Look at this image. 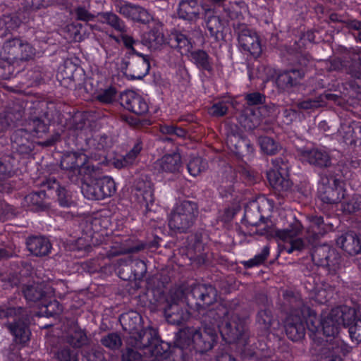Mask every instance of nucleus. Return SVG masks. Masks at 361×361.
Segmentation results:
<instances>
[{
  "mask_svg": "<svg viewBox=\"0 0 361 361\" xmlns=\"http://www.w3.org/2000/svg\"><path fill=\"white\" fill-rule=\"evenodd\" d=\"M336 243L350 255H355L361 251V240L354 233H347L340 236Z\"/></svg>",
  "mask_w": 361,
  "mask_h": 361,
  "instance_id": "obj_29",
  "label": "nucleus"
},
{
  "mask_svg": "<svg viewBox=\"0 0 361 361\" xmlns=\"http://www.w3.org/2000/svg\"><path fill=\"white\" fill-rule=\"evenodd\" d=\"M116 6L120 14L135 22L147 24L153 20L149 11L140 6L126 2Z\"/></svg>",
  "mask_w": 361,
  "mask_h": 361,
  "instance_id": "obj_18",
  "label": "nucleus"
},
{
  "mask_svg": "<svg viewBox=\"0 0 361 361\" xmlns=\"http://www.w3.org/2000/svg\"><path fill=\"white\" fill-rule=\"evenodd\" d=\"M97 18L99 23L108 25L117 32H127V27L124 21L112 11L99 12L97 14Z\"/></svg>",
  "mask_w": 361,
  "mask_h": 361,
  "instance_id": "obj_32",
  "label": "nucleus"
},
{
  "mask_svg": "<svg viewBox=\"0 0 361 361\" xmlns=\"http://www.w3.org/2000/svg\"><path fill=\"white\" fill-rule=\"evenodd\" d=\"M309 219L310 225L307 233L314 240H318L326 233L327 224L324 223L322 216H311Z\"/></svg>",
  "mask_w": 361,
  "mask_h": 361,
  "instance_id": "obj_41",
  "label": "nucleus"
},
{
  "mask_svg": "<svg viewBox=\"0 0 361 361\" xmlns=\"http://www.w3.org/2000/svg\"><path fill=\"white\" fill-rule=\"evenodd\" d=\"M339 135L350 145L361 142V126L356 122L343 123L338 129Z\"/></svg>",
  "mask_w": 361,
  "mask_h": 361,
  "instance_id": "obj_26",
  "label": "nucleus"
},
{
  "mask_svg": "<svg viewBox=\"0 0 361 361\" xmlns=\"http://www.w3.org/2000/svg\"><path fill=\"white\" fill-rule=\"evenodd\" d=\"M233 27L238 36L240 47L254 57H258L262 53L261 43L255 31L245 23L234 22Z\"/></svg>",
  "mask_w": 361,
  "mask_h": 361,
  "instance_id": "obj_9",
  "label": "nucleus"
},
{
  "mask_svg": "<svg viewBox=\"0 0 361 361\" xmlns=\"http://www.w3.org/2000/svg\"><path fill=\"white\" fill-rule=\"evenodd\" d=\"M87 157L83 154L71 152L64 154L61 160V167L63 170H73L75 173L78 172L80 168L89 170V166H85Z\"/></svg>",
  "mask_w": 361,
  "mask_h": 361,
  "instance_id": "obj_25",
  "label": "nucleus"
},
{
  "mask_svg": "<svg viewBox=\"0 0 361 361\" xmlns=\"http://www.w3.org/2000/svg\"><path fill=\"white\" fill-rule=\"evenodd\" d=\"M199 214L196 202L184 200L176 204L169 216V226L178 233H188L194 226Z\"/></svg>",
  "mask_w": 361,
  "mask_h": 361,
  "instance_id": "obj_4",
  "label": "nucleus"
},
{
  "mask_svg": "<svg viewBox=\"0 0 361 361\" xmlns=\"http://www.w3.org/2000/svg\"><path fill=\"white\" fill-rule=\"evenodd\" d=\"M75 66L71 62H65L59 67L56 77L61 85L71 88L75 87Z\"/></svg>",
  "mask_w": 361,
  "mask_h": 361,
  "instance_id": "obj_35",
  "label": "nucleus"
},
{
  "mask_svg": "<svg viewBox=\"0 0 361 361\" xmlns=\"http://www.w3.org/2000/svg\"><path fill=\"white\" fill-rule=\"evenodd\" d=\"M343 211L348 214H355L361 211V196L353 195L342 205Z\"/></svg>",
  "mask_w": 361,
  "mask_h": 361,
  "instance_id": "obj_52",
  "label": "nucleus"
},
{
  "mask_svg": "<svg viewBox=\"0 0 361 361\" xmlns=\"http://www.w3.org/2000/svg\"><path fill=\"white\" fill-rule=\"evenodd\" d=\"M185 293L182 288L171 289L163 300H160V305L164 313L167 322L171 324L180 325L188 319L189 314L183 307V300L185 299Z\"/></svg>",
  "mask_w": 361,
  "mask_h": 361,
  "instance_id": "obj_6",
  "label": "nucleus"
},
{
  "mask_svg": "<svg viewBox=\"0 0 361 361\" xmlns=\"http://www.w3.org/2000/svg\"><path fill=\"white\" fill-rule=\"evenodd\" d=\"M45 197L46 194L44 190L34 192L26 195L25 201L27 206L31 207L32 209H44L46 208Z\"/></svg>",
  "mask_w": 361,
  "mask_h": 361,
  "instance_id": "obj_46",
  "label": "nucleus"
},
{
  "mask_svg": "<svg viewBox=\"0 0 361 361\" xmlns=\"http://www.w3.org/2000/svg\"><path fill=\"white\" fill-rule=\"evenodd\" d=\"M116 96V90L110 87L105 90H102L97 95V99L101 103L110 104L112 103Z\"/></svg>",
  "mask_w": 361,
  "mask_h": 361,
  "instance_id": "obj_58",
  "label": "nucleus"
},
{
  "mask_svg": "<svg viewBox=\"0 0 361 361\" xmlns=\"http://www.w3.org/2000/svg\"><path fill=\"white\" fill-rule=\"evenodd\" d=\"M257 321L261 329L269 331L273 323V315L269 310H261L258 312Z\"/></svg>",
  "mask_w": 361,
  "mask_h": 361,
  "instance_id": "obj_53",
  "label": "nucleus"
},
{
  "mask_svg": "<svg viewBox=\"0 0 361 361\" xmlns=\"http://www.w3.org/2000/svg\"><path fill=\"white\" fill-rule=\"evenodd\" d=\"M35 55V49L30 44L17 37L7 39L0 52L1 59L8 63V75L6 78L23 71Z\"/></svg>",
  "mask_w": 361,
  "mask_h": 361,
  "instance_id": "obj_2",
  "label": "nucleus"
},
{
  "mask_svg": "<svg viewBox=\"0 0 361 361\" xmlns=\"http://www.w3.org/2000/svg\"><path fill=\"white\" fill-rule=\"evenodd\" d=\"M306 70L304 68H290L280 73L276 78V84L283 90H289L300 85Z\"/></svg>",
  "mask_w": 361,
  "mask_h": 361,
  "instance_id": "obj_21",
  "label": "nucleus"
},
{
  "mask_svg": "<svg viewBox=\"0 0 361 361\" xmlns=\"http://www.w3.org/2000/svg\"><path fill=\"white\" fill-rule=\"evenodd\" d=\"M145 248V245L140 244L138 245L133 246L130 247H125L119 245H116L111 247L110 250L106 253V256L108 258H112L121 255H125L128 253L138 252Z\"/></svg>",
  "mask_w": 361,
  "mask_h": 361,
  "instance_id": "obj_48",
  "label": "nucleus"
},
{
  "mask_svg": "<svg viewBox=\"0 0 361 361\" xmlns=\"http://www.w3.org/2000/svg\"><path fill=\"white\" fill-rule=\"evenodd\" d=\"M302 226L300 222L294 221L288 228L285 229H279L275 231L276 237L283 241L288 240L297 238L302 233Z\"/></svg>",
  "mask_w": 361,
  "mask_h": 361,
  "instance_id": "obj_44",
  "label": "nucleus"
},
{
  "mask_svg": "<svg viewBox=\"0 0 361 361\" xmlns=\"http://www.w3.org/2000/svg\"><path fill=\"white\" fill-rule=\"evenodd\" d=\"M100 342L102 345L111 350H118L123 343L119 334L114 332L104 336Z\"/></svg>",
  "mask_w": 361,
  "mask_h": 361,
  "instance_id": "obj_49",
  "label": "nucleus"
},
{
  "mask_svg": "<svg viewBox=\"0 0 361 361\" xmlns=\"http://www.w3.org/2000/svg\"><path fill=\"white\" fill-rule=\"evenodd\" d=\"M348 332L352 341H356L357 344L361 343V319H357L348 328Z\"/></svg>",
  "mask_w": 361,
  "mask_h": 361,
  "instance_id": "obj_64",
  "label": "nucleus"
},
{
  "mask_svg": "<svg viewBox=\"0 0 361 361\" xmlns=\"http://www.w3.org/2000/svg\"><path fill=\"white\" fill-rule=\"evenodd\" d=\"M326 341V343L322 348V355L327 353L336 355H346L351 350V347L348 346L345 342L337 336Z\"/></svg>",
  "mask_w": 361,
  "mask_h": 361,
  "instance_id": "obj_36",
  "label": "nucleus"
},
{
  "mask_svg": "<svg viewBox=\"0 0 361 361\" xmlns=\"http://www.w3.org/2000/svg\"><path fill=\"white\" fill-rule=\"evenodd\" d=\"M274 169L267 173V179L271 187L279 192H286L291 188V181L283 176L288 170V159L276 158L272 160Z\"/></svg>",
  "mask_w": 361,
  "mask_h": 361,
  "instance_id": "obj_11",
  "label": "nucleus"
},
{
  "mask_svg": "<svg viewBox=\"0 0 361 361\" xmlns=\"http://www.w3.org/2000/svg\"><path fill=\"white\" fill-rule=\"evenodd\" d=\"M187 166L190 174L195 177L207 169V163L202 158L197 157L190 159Z\"/></svg>",
  "mask_w": 361,
  "mask_h": 361,
  "instance_id": "obj_51",
  "label": "nucleus"
},
{
  "mask_svg": "<svg viewBox=\"0 0 361 361\" xmlns=\"http://www.w3.org/2000/svg\"><path fill=\"white\" fill-rule=\"evenodd\" d=\"M49 288L41 283H32V284L23 285V293L25 299L30 302H38L46 300L49 294Z\"/></svg>",
  "mask_w": 361,
  "mask_h": 361,
  "instance_id": "obj_24",
  "label": "nucleus"
},
{
  "mask_svg": "<svg viewBox=\"0 0 361 361\" xmlns=\"http://www.w3.org/2000/svg\"><path fill=\"white\" fill-rule=\"evenodd\" d=\"M135 349L141 350L126 343V348L122 352V361H142V355Z\"/></svg>",
  "mask_w": 361,
  "mask_h": 361,
  "instance_id": "obj_54",
  "label": "nucleus"
},
{
  "mask_svg": "<svg viewBox=\"0 0 361 361\" xmlns=\"http://www.w3.org/2000/svg\"><path fill=\"white\" fill-rule=\"evenodd\" d=\"M219 331L223 340L228 343H246L247 334L245 322L237 317H232L231 319L228 317L222 323Z\"/></svg>",
  "mask_w": 361,
  "mask_h": 361,
  "instance_id": "obj_12",
  "label": "nucleus"
},
{
  "mask_svg": "<svg viewBox=\"0 0 361 361\" xmlns=\"http://www.w3.org/2000/svg\"><path fill=\"white\" fill-rule=\"evenodd\" d=\"M102 221L99 218L87 219L82 220L80 224V228L84 235V240L87 243L89 239L92 238L94 233L101 231ZM82 240V238L78 239V243Z\"/></svg>",
  "mask_w": 361,
  "mask_h": 361,
  "instance_id": "obj_37",
  "label": "nucleus"
},
{
  "mask_svg": "<svg viewBox=\"0 0 361 361\" xmlns=\"http://www.w3.org/2000/svg\"><path fill=\"white\" fill-rule=\"evenodd\" d=\"M320 66L322 71L333 72L342 70L343 65L340 59L335 58L322 61L320 63Z\"/></svg>",
  "mask_w": 361,
  "mask_h": 361,
  "instance_id": "obj_57",
  "label": "nucleus"
},
{
  "mask_svg": "<svg viewBox=\"0 0 361 361\" xmlns=\"http://www.w3.org/2000/svg\"><path fill=\"white\" fill-rule=\"evenodd\" d=\"M269 254V247L265 246L262 252L257 255L254 258L248 260L245 263V266L247 267H252L262 264L267 258Z\"/></svg>",
  "mask_w": 361,
  "mask_h": 361,
  "instance_id": "obj_62",
  "label": "nucleus"
},
{
  "mask_svg": "<svg viewBox=\"0 0 361 361\" xmlns=\"http://www.w3.org/2000/svg\"><path fill=\"white\" fill-rule=\"evenodd\" d=\"M130 344L137 345L139 348L147 349L149 353L156 358L166 353L170 347L169 345L161 341L157 336V331L152 328L147 327V331L142 334L141 341L137 343L133 338L130 341Z\"/></svg>",
  "mask_w": 361,
  "mask_h": 361,
  "instance_id": "obj_13",
  "label": "nucleus"
},
{
  "mask_svg": "<svg viewBox=\"0 0 361 361\" xmlns=\"http://www.w3.org/2000/svg\"><path fill=\"white\" fill-rule=\"evenodd\" d=\"M343 188L338 178L332 180L331 186L319 188V197L326 204H336L343 197Z\"/></svg>",
  "mask_w": 361,
  "mask_h": 361,
  "instance_id": "obj_22",
  "label": "nucleus"
},
{
  "mask_svg": "<svg viewBox=\"0 0 361 361\" xmlns=\"http://www.w3.org/2000/svg\"><path fill=\"white\" fill-rule=\"evenodd\" d=\"M311 256L316 265L326 267L331 275L336 274L341 268V256L335 249L326 245L315 247Z\"/></svg>",
  "mask_w": 361,
  "mask_h": 361,
  "instance_id": "obj_10",
  "label": "nucleus"
},
{
  "mask_svg": "<svg viewBox=\"0 0 361 361\" xmlns=\"http://www.w3.org/2000/svg\"><path fill=\"white\" fill-rule=\"evenodd\" d=\"M164 42L161 25L154 26L149 31L145 32L142 38V43L145 46L153 49L159 48Z\"/></svg>",
  "mask_w": 361,
  "mask_h": 361,
  "instance_id": "obj_34",
  "label": "nucleus"
},
{
  "mask_svg": "<svg viewBox=\"0 0 361 361\" xmlns=\"http://www.w3.org/2000/svg\"><path fill=\"white\" fill-rule=\"evenodd\" d=\"M216 338L214 329L185 327L178 332L176 345L182 350H194L196 353L203 354L213 348Z\"/></svg>",
  "mask_w": 361,
  "mask_h": 361,
  "instance_id": "obj_3",
  "label": "nucleus"
},
{
  "mask_svg": "<svg viewBox=\"0 0 361 361\" xmlns=\"http://www.w3.org/2000/svg\"><path fill=\"white\" fill-rule=\"evenodd\" d=\"M84 361H106L104 350L99 347H94L85 353Z\"/></svg>",
  "mask_w": 361,
  "mask_h": 361,
  "instance_id": "obj_59",
  "label": "nucleus"
},
{
  "mask_svg": "<svg viewBox=\"0 0 361 361\" xmlns=\"http://www.w3.org/2000/svg\"><path fill=\"white\" fill-rule=\"evenodd\" d=\"M57 358L60 361H78L77 352L68 348H63L59 350Z\"/></svg>",
  "mask_w": 361,
  "mask_h": 361,
  "instance_id": "obj_63",
  "label": "nucleus"
},
{
  "mask_svg": "<svg viewBox=\"0 0 361 361\" xmlns=\"http://www.w3.org/2000/svg\"><path fill=\"white\" fill-rule=\"evenodd\" d=\"M333 316L338 319L341 326L350 327L357 319L355 308L348 306L337 307L332 309Z\"/></svg>",
  "mask_w": 361,
  "mask_h": 361,
  "instance_id": "obj_38",
  "label": "nucleus"
},
{
  "mask_svg": "<svg viewBox=\"0 0 361 361\" xmlns=\"http://www.w3.org/2000/svg\"><path fill=\"white\" fill-rule=\"evenodd\" d=\"M66 341L74 348H80L87 344V337L81 329H74L66 336Z\"/></svg>",
  "mask_w": 361,
  "mask_h": 361,
  "instance_id": "obj_47",
  "label": "nucleus"
},
{
  "mask_svg": "<svg viewBox=\"0 0 361 361\" xmlns=\"http://www.w3.org/2000/svg\"><path fill=\"white\" fill-rule=\"evenodd\" d=\"M228 110L227 104L225 102H219L214 104L209 109V114L214 117H222L225 116Z\"/></svg>",
  "mask_w": 361,
  "mask_h": 361,
  "instance_id": "obj_61",
  "label": "nucleus"
},
{
  "mask_svg": "<svg viewBox=\"0 0 361 361\" xmlns=\"http://www.w3.org/2000/svg\"><path fill=\"white\" fill-rule=\"evenodd\" d=\"M205 21L207 28L210 35L216 40L223 38V32L226 21L221 20L219 16L214 15L211 9L205 11Z\"/></svg>",
  "mask_w": 361,
  "mask_h": 361,
  "instance_id": "obj_28",
  "label": "nucleus"
},
{
  "mask_svg": "<svg viewBox=\"0 0 361 361\" xmlns=\"http://www.w3.org/2000/svg\"><path fill=\"white\" fill-rule=\"evenodd\" d=\"M26 245L28 250L37 257L47 256L51 250L50 241L44 236L29 237L27 239Z\"/></svg>",
  "mask_w": 361,
  "mask_h": 361,
  "instance_id": "obj_23",
  "label": "nucleus"
},
{
  "mask_svg": "<svg viewBox=\"0 0 361 361\" xmlns=\"http://www.w3.org/2000/svg\"><path fill=\"white\" fill-rule=\"evenodd\" d=\"M125 64L126 71L124 72V74L126 75L128 78L131 80L142 79L147 75L149 69V62L144 56L142 60L130 64V66L129 68H128L129 63L126 62L125 63Z\"/></svg>",
  "mask_w": 361,
  "mask_h": 361,
  "instance_id": "obj_33",
  "label": "nucleus"
},
{
  "mask_svg": "<svg viewBox=\"0 0 361 361\" xmlns=\"http://www.w3.org/2000/svg\"><path fill=\"white\" fill-rule=\"evenodd\" d=\"M26 106V102L17 99L10 102L6 107L4 113L15 126L24 118Z\"/></svg>",
  "mask_w": 361,
  "mask_h": 361,
  "instance_id": "obj_30",
  "label": "nucleus"
},
{
  "mask_svg": "<svg viewBox=\"0 0 361 361\" xmlns=\"http://www.w3.org/2000/svg\"><path fill=\"white\" fill-rule=\"evenodd\" d=\"M159 166L161 171L175 173L178 172L182 166L181 157L178 153L164 155L159 160Z\"/></svg>",
  "mask_w": 361,
  "mask_h": 361,
  "instance_id": "obj_39",
  "label": "nucleus"
},
{
  "mask_svg": "<svg viewBox=\"0 0 361 361\" xmlns=\"http://www.w3.org/2000/svg\"><path fill=\"white\" fill-rule=\"evenodd\" d=\"M82 25L80 23H71L66 25L65 30L69 38L75 42H80L83 39V35L81 33Z\"/></svg>",
  "mask_w": 361,
  "mask_h": 361,
  "instance_id": "obj_56",
  "label": "nucleus"
},
{
  "mask_svg": "<svg viewBox=\"0 0 361 361\" xmlns=\"http://www.w3.org/2000/svg\"><path fill=\"white\" fill-rule=\"evenodd\" d=\"M283 297L290 311L284 322L286 334L291 341H299L305 337V319L306 315L310 314V308L304 304L300 296L292 292H286Z\"/></svg>",
  "mask_w": 361,
  "mask_h": 361,
  "instance_id": "obj_1",
  "label": "nucleus"
},
{
  "mask_svg": "<svg viewBox=\"0 0 361 361\" xmlns=\"http://www.w3.org/2000/svg\"><path fill=\"white\" fill-rule=\"evenodd\" d=\"M119 322L123 329L129 334L127 343L130 345L137 346V345L130 344V341L131 339L135 338L137 343H138L141 341L142 334L147 331V328H142L141 316L135 311H130L122 314L120 316Z\"/></svg>",
  "mask_w": 361,
  "mask_h": 361,
  "instance_id": "obj_15",
  "label": "nucleus"
},
{
  "mask_svg": "<svg viewBox=\"0 0 361 361\" xmlns=\"http://www.w3.org/2000/svg\"><path fill=\"white\" fill-rule=\"evenodd\" d=\"M202 7L197 0H183L179 4L178 14L180 18L188 20L197 19Z\"/></svg>",
  "mask_w": 361,
  "mask_h": 361,
  "instance_id": "obj_31",
  "label": "nucleus"
},
{
  "mask_svg": "<svg viewBox=\"0 0 361 361\" xmlns=\"http://www.w3.org/2000/svg\"><path fill=\"white\" fill-rule=\"evenodd\" d=\"M17 161L11 154L0 156V176L11 177L16 171Z\"/></svg>",
  "mask_w": 361,
  "mask_h": 361,
  "instance_id": "obj_45",
  "label": "nucleus"
},
{
  "mask_svg": "<svg viewBox=\"0 0 361 361\" xmlns=\"http://www.w3.org/2000/svg\"><path fill=\"white\" fill-rule=\"evenodd\" d=\"M81 190L84 196L89 200H102L115 193L116 184L110 177L97 178L89 175L83 178Z\"/></svg>",
  "mask_w": 361,
  "mask_h": 361,
  "instance_id": "obj_7",
  "label": "nucleus"
},
{
  "mask_svg": "<svg viewBox=\"0 0 361 361\" xmlns=\"http://www.w3.org/2000/svg\"><path fill=\"white\" fill-rule=\"evenodd\" d=\"M50 119L47 112L39 116H30L23 123V128L32 136L43 138L48 133Z\"/></svg>",
  "mask_w": 361,
  "mask_h": 361,
  "instance_id": "obj_17",
  "label": "nucleus"
},
{
  "mask_svg": "<svg viewBox=\"0 0 361 361\" xmlns=\"http://www.w3.org/2000/svg\"><path fill=\"white\" fill-rule=\"evenodd\" d=\"M135 197L141 207L145 209V212L152 210L154 202L152 183L142 178H138L134 186Z\"/></svg>",
  "mask_w": 361,
  "mask_h": 361,
  "instance_id": "obj_16",
  "label": "nucleus"
},
{
  "mask_svg": "<svg viewBox=\"0 0 361 361\" xmlns=\"http://www.w3.org/2000/svg\"><path fill=\"white\" fill-rule=\"evenodd\" d=\"M0 317H13L14 322L7 324L8 329L14 336L16 343L25 345L30 339L31 331L29 328L27 311L22 307H9L4 309L0 307Z\"/></svg>",
  "mask_w": 361,
  "mask_h": 361,
  "instance_id": "obj_5",
  "label": "nucleus"
},
{
  "mask_svg": "<svg viewBox=\"0 0 361 361\" xmlns=\"http://www.w3.org/2000/svg\"><path fill=\"white\" fill-rule=\"evenodd\" d=\"M44 187L49 190H56L59 204L63 207H70L73 202L67 190L64 187H61L55 178H48L43 183Z\"/></svg>",
  "mask_w": 361,
  "mask_h": 361,
  "instance_id": "obj_40",
  "label": "nucleus"
},
{
  "mask_svg": "<svg viewBox=\"0 0 361 361\" xmlns=\"http://www.w3.org/2000/svg\"><path fill=\"white\" fill-rule=\"evenodd\" d=\"M185 295L188 305L198 312L214 305L217 300L218 292L212 285L196 284L191 286Z\"/></svg>",
  "mask_w": 361,
  "mask_h": 361,
  "instance_id": "obj_8",
  "label": "nucleus"
},
{
  "mask_svg": "<svg viewBox=\"0 0 361 361\" xmlns=\"http://www.w3.org/2000/svg\"><path fill=\"white\" fill-rule=\"evenodd\" d=\"M302 156L311 165L319 168H329L331 165V157L324 150L313 149L305 151Z\"/></svg>",
  "mask_w": 361,
  "mask_h": 361,
  "instance_id": "obj_27",
  "label": "nucleus"
},
{
  "mask_svg": "<svg viewBox=\"0 0 361 361\" xmlns=\"http://www.w3.org/2000/svg\"><path fill=\"white\" fill-rule=\"evenodd\" d=\"M3 18L1 23L6 25V31H8V33L16 30L21 23L20 19L16 15H4Z\"/></svg>",
  "mask_w": 361,
  "mask_h": 361,
  "instance_id": "obj_60",
  "label": "nucleus"
},
{
  "mask_svg": "<svg viewBox=\"0 0 361 361\" xmlns=\"http://www.w3.org/2000/svg\"><path fill=\"white\" fill-rule=\"evenodd\" d=\"M321 326L323 333L326 336H335L338 334L341 326L338 319L333 316V310L321 319Z\"/></svg>",
  "mask_w": 361,
  "mask_h": 361,
  "instance_id": "obj_42",
  "label": "nucleus"
},
{
  "mask_svg": "<svg viewBox=\"0 0 361 361\" xmlns=\"http://www.w3.org/2000/svg\"><path fill=\"white\" fill-rule=\"evenodd\" d=\"M169 43L172 47L178 49L182 55L189 53L192 47L187 36L179 32L172 33Z\"/></svg>",
  "mask_w": 361,
  "mask_h": 361,
  "instance_id": "obj_43",
  "label": "nucleus"
},
{
  "mask_svg": "<svg viewBox=\"0 0 361 361\" xmlns=\"http://www.w3.org/2000/svg\"><path fill=\"white\" fill-rule=\"evenodd\" d=\"M202 323L212 329L216 326L220 328L222 323L228 318L232 313L226 303H216L213 307L204 308L197 312Z\"/></svg>",
  "mask_w": 361,
  "mask_h": 361,
  "instance_id": "obj_14",
  "label": "nucleus"
},
{
  "mask_svg": "<svg viewBox=\"0 0 361 361\" xmlns=\"http://www.w3.org/2000/svg\"><path fill=\"white\" fill-rule=\"evenodd\" d=\"M31 136L24 128L16 130L11 137L12 147L20 154H30L35 149V142Z\"/></svg>",
  "mask_w": 361,
  "mask_h": 361,
  "instance_id": "obj_19",
  "label": "nucleus"
},
{
  "mask_svg": "<svg viewBox=\"0 0 361 361\" xmlns=\"http://www.w3.org/2000/svg\"><path fill=\"white\" fill-rule=\"evenodd\" d=\"M191 56L195 62L205 70L210 69L209 56L203 50H197L191 53Z\"/></svg>",
  "mask_w": 361,
  "mask_h": 361,
  "instance_id": "obj_55",
  "label": "nucleus"
},
{
  "mask_svg": "<svg viewBox=\"0 0 361 361\" xmlns=\"http://www.w3.org/2000/svg\"><path fill=\"white\" fill-rule=\"evenodd\" d=\"M259 143L262 150L269 155H273L281 149V146L272 138L267 136L259 137Z\"/></svg>",
  "mask_w": 361,
  "mask_h": 361,
  "instance_id": "obj_50",
  "label": "nucleus"
},
{
  "mask_svg": "<svg viewBox=\"0 0 361 361\" xmlns=\"http://www.w3.org/2000/svg\"><path fill=\"white\" fill-rule=\"evenodd\" d=\"M120 104L128 111L143 115L148 111V105L145 99L133 91H128L120 95Z\"/></svg>",
  "mask_w": 361,
  "mask_h": 361,
  "instance_id": "obj_20",
  "label": "nucleus"
}]
</instances>
